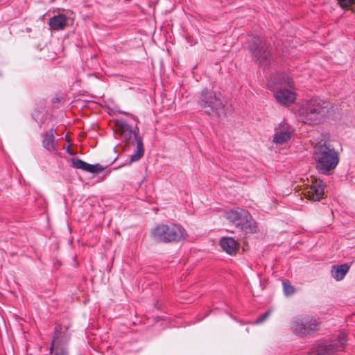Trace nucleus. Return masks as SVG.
<instances>
[{
    "instance_id": "ddd939ff",
    "label": "nucleus",
    "mask_w": 355,
    "mask_h": 355,
    "mask_svg": "<svg viewBox=\"0 0 355 355\" xmlns=\"http://www.w3.org/2000/svg\"><path fill=\"white\" fill-rule=\"evenodd\" d=\"M274 96L279 104L286 107L293 104L296 100V94L286 88L277 89L274 93Z\"/></svg>"
},
{
    "instance_id": "4468645a",
    "label": "nucleus",
    "mask_w": 355,
    "mask_h": 355,
    "mask_svg": "<svg viewBox=\"0 0 355 355\" xmlns=\"http://www.w3.org/2000/svg\"><path fill=\"white\" fill-rule=\"evenodd\" d=\"M220 245L223 250L230 255L236 254L239 250L238 242L232 237H223L220 240Z\"/></svg>"
},
{
    "instance_id": "0eeeda50",
    "label": "nucleus",
    "mask_w": 355,
    "mask_h": 355,
    "mask_svg": "<svg viewBox=\"0 0 355 355\" xmlns=\"http://www.w3.org/2000/svg\"><path fill=\"white\" fill-rule=\"evenodd\" d=\"M320 324L318 318L309 315H300L293 318L291 329L294 334L306 338L319 329Z\"/></svg>"
},
{
    "instance_id": "a211bd4d",
    "label": "nucleus",
    "mask_w": 355,
    "mask_h": 355,
    "mask_svg": "<svg viewBox=\"0 0 355 355\" xmlns=\"http://www.w3.org/2000/svg\"><path fill=\"white\" fill-rule=\"evenodd\" d=\"M286 84V76L282 73L272 75L268 80V85L270 89L276 85H283Z\"/></svg>"
},
{
    "instance_id": "f03ea898",
    "label": "nucleus",
    "mask_w": 355,
    "mask_h": 355,
    "mask_svg": "<svg viewBox=\"0 0 355 355\" xmlns=\"http://www.w3.org/2000/svg\"><path fill=\"white\" fill-rule=\"evenodd\" d=\"M313 156L316 169L323 175L332 174L339 162L338 153L327 142L317 144L314 147Z\"/></svg>"
},
{
    "instance_id": "f3484780",
    "label": "nucleus",
    "mask_w": 355,
    "mask_h": 355,
    "mask_svg": "<svg viewBox=\"0 0 355 355\" xmlns=\"http://www.w3.org/2000/svg\"><path fill=\"white\" fill-rule=\"evenodd\" d=\"M54 132H55V130H54L53 128H52L48 132H46L42 135L43 147L49 151H53V150H55V149H56Z\"/></svg>"
},
{
    "instance_id": "7ed1b4c3",
    "label": "nucleus",
    "mask_w": 355,
    "mask_h": 355,
    "mask_svg": "<svg viewBox=\"0 0 355 355\" xmlns=\"http://www.w3.org/2000/svg\"><path fill=\"white\" fill-rule=\"evenodd\" d=\"M197 103L201 110L209 116L220 117L226 115L220 93L204 89L198 94Z\"/></svg>"
},
{
    "instance_id": "39448f33",
    "label": "nucleus",
    "mask_w": 355,
    "mask_h": 355,
    "mask_svg": "<svg viewBox=\"0 0 355 355\" xmlns=\"http://www.w3.org/2000/svg\"><path fill=\"white\" fill-rule=\"evenodd\" d=\"M225 218L236 227L247 233H255L257 227L250 212L240 207H236L225 212Z\"/></svg>"
},
{
    "instance_id": "393cba45",
    "label": "nucleus",
    "mask_w": 355,
    "mask_h": 355,
    "mask_svg": "<svg viewBox=\"0 0 355 355\" xmlns=\"http://www.w3.org/2000/svg\"><path fill=\"white\" fill-rule=\"evenodd\" d=\"M270 311H266L264 313H263L262 315H261L260 316H259L257 320H256V323L257 324H260L261 322H263V321H265L268 318V316L270 315Z\"/></svg>"
},
{
    "instance_id": "4be33fe9",
    "label": "nucleus",
    "mask_w": 355,
    "mask_h": 355,
    "mask_svg": "<svg viewBox=\"0 0 355 355\" xmlns=\"http://www.w3.org/2000/svg\"><path fill=\"white\" fill-rule=\"evenodd\" d=\"M104 170V168L99 164H90L89 168V173H99Z\"/></svg>"
},
{
    "instance_id": "f257e3e1",
    "label": "nucleus",
    "mask_w": 355,
    "mask_h": 355,
    "mask_svg": "<svg viewBox=\"0 0 355 355\" xmlns=\"http://www.w3.org/2000/svg\"><path fill=\"white\" fill-rule=\"evenodd\" d=\"M331 109L330 103L320 98H313L302 104L297 110L299 121L309 125L321 123Z\"/></svg>"
},
{
    "instance_id": "9d476101",
    "label": "nucleus",
    "mask_w": 355,
    "mask_h": 355,
    "mask_svg": "<svg viewBox=\"0 0 355 355\" xmlns=\"http://www.w3.org/2000/svg\"><path fill=\"white\" fill-rule=\"evenodd\" d=\"M294 128L288 125L285 121H282L275 128V133L273 137V142L277 145H282L290 140Z\"/></svg>"
},
{
    "instance_id": "6e6552de",
    "label": "nucleus",
    "mask_w": 355,
    "mask_h": 355,
    "mask_svg": "<svg viewBox=\"0 0 355 355\" xmlns=\"http://www.w3.org/2000/svg\"><path fill=\"white\" fill-rule=\"evenodd\" d=\"M248 49L256 63L266 66L271 59L269 45L259 36H254L248 41Z\"/></svg>"
},
{
    "instance_id": "1a4fd4ad",
    "label": "nucleus",
    "mask_w": 355,
    "mask_h": 355,
    "mask_svg": "<svg viewBox=\"0 0 355 355\" xmlns=\"http://www.w3.org/2000/svg\"><path fill=\"white\" fill-rule=\"evenodd\" d=\"M325 184L321 180L311 179V184L307 187L305 195L309 200L318 201L324 196Z\"/></svg>"
},
{
    "instance_id": "9b49d317",
    "label": "nucleus",
    "mask_w": 355,
    "mask_h": 355,
    "mask_svg": "<svg viewBox=\"0 0 355 355\" xmlns=\"http://www.w3.org/2000/svg\"><path fill=\"white\" fill-rule=\"evenodd\" d=\"M70 340V335L66 329L62 331V327L61 324H58L55 327L54 335L51 343L50 347L53 350L54 348L67 349V344Z\"/></svg>"
},
{
    "instance_id": "b1692460",
    "label": "nucleus",
    "mask_w": 355,
    "mask_h": 355,
    "mask_svg": "<svg viewBox=\"0 0 355 355\" xmlns=\"http://www.w3.org/2000/svg\"><path fill=\"white\" fill-rule=\"evenodd\" d=\"M338 343L340 344L339 347H343L347 343V336L345 333H340L338 336Z\"/></svg>"
},
{
    "instance_id": "412c9836",
    "label": "nucleus",
    "mask_w": 355,
    "mask_h": 355,
    "mask_svg": "<svg viewBox=\"0 0 355 355\" xmlns=\"http://www.w3.org/2000/svg\"><path fill=\"white\" fill-rule=\"evenodd\" d=\"M338 3L343 9H350L355 3V0H337Z\"/></svg>"
},
{
    "instance_id": "f8f14e48",
    "label": "nucleus",
    "mask_w": 355,
    "mask_h": 355,
    "mask_svg": "<svg viewBox=\"0 0 355 355\" xmlns=\"http://www.w3.org/2000/svg\"><path fill=\"white\" fill-rule=\"evenodd\" d=\"M338 350L337 343L332 340L320 341L311 349L309 355H334Z\"/></svg>"
},
{
    "instance_id": "aec40b11",
    "label": "nucleus",
    "mask_w": 355,
    "mask_h": 355,
    "mask_svg": "<svg viewBox=\"0 0 355 355\" xmlns=\"http://www.w3.org/2000/svg\"><path fill=\"white\" fill-rule=\"evenodd\" d=\"M50 355H69L68 349L54 348L53 350L49 347Z\"/></svg>"
},
{
    "instance_id": "6ab92c4d",
    "label": "nucleus",
    "mask_w": 355,
    "mask_h": 355,
    "mask_svg": "<svg viewBox=\"0 0 355 355\" xmlns=\"http://www.w3.org/2000/svg\"><path fill=\"white\" fill-rule=\"evenodd\" d=\"M71 167L77 169H82L84 171H89V164L83 161L82 159L78 157H73L71 159Z\"/></svg>"
},
{
    "instance_id": "423d86ee",
    "label": "nucleus",
    "mask_w": 355,
    "mask_h": 355,
    "mask_svg": "<svg viewBox=\"0 0 355 355\" xmlns=\"http://www.w3.org/2000/svg\"><path fill=\"white\" fill-rule=\"evenodd\" d=\"M116 124L118 130L124 139L130 140L132 137H134L132 144L136 145V150L130 156L128 164V165H130L132 163L139 161L143 157L144 153V144L142 138L139 135V128L135 126L134 128H132L130 125L123 121H117Z\"/></svg>"
},
{
    "instance_id": "20e7f679",
    "label": "nucleus",
    "mask_w": 355,
    "mask_h": 355,
    "mask_svg": "<svg viewBox=\"0 0 355 355\" xmlns=\"http://www.w3.org/2000/svg\"><path fill=\"white\" fill-rule=\"evenodd\" d=\"M151 235L153 240L159 243L178 242L187 236L186 230L176 224L158 225L152 230Z\"/></svg>"
},
{
    "instance_id": "2eb2a0df",
    "label": "nucleus",
    "mask_w": 355,
    "mask_h": 355,
    "mask_svg": "<svg viewBox=\"0 0 355 355\" xmlns=\"http://www.w3.org/2000/svg\"><path fill=\"white\" fill-rule=\"evenodd\" d=\"M67 24V17L64 14H58L50 18L49 25L54 31L64 30Z\"/></svg>"
},
{
    "instance_id": "5701e85b",
    "label": "nucleus",
    "mask_w": 355,
    "mask_h": 355,
    "mask_svg": "<svg viewBox=\"0 0 355 355\" xmlns=\"http://www.w3.org/2000/svg\"><path fill=\"white\" fill-rule=\"evenodd\" d=\"M284 291L286 295H291L295 293V288L291 284L283 282Z\"/></svg>"
},
{
    "instance_id": "dca6fc26",
    "label": "nucleus",
    "mask_w": 355,
    "mask_h": 355,
    "mask_svg": "<svg viewBox=\"0 0 355 355\" xmlns=\"http://www.w3.org/2000/svg\"><path fill=\"white\" fill-rule=\"evenodd\" d=\"M349 270V266L347 263L334 265L331 266V275L336 281H340L344 279Z\"/></svg>"
}]
</instances>
